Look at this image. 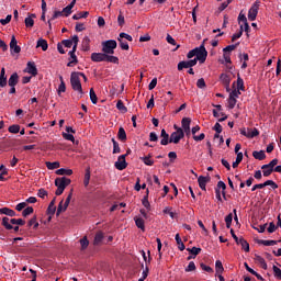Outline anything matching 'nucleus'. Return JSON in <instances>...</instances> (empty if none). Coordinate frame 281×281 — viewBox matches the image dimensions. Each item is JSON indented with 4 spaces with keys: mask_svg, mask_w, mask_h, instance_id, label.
<instances>
[{
    "mask_svg": "<svg viewBox=\"0 0 281 281\" xmlns=\"http://www.w3.org/2000/svg\"><path fill=\"white\" fill-rule=\"evenodd\" d=\"M47 214H48L49 216H54V214H56V198H54V199L50 201V203H49V205H48V207H47Z\"/></svg>",
    "mask_w": 281,
    "mask_h": 281,
    "instance_id": "4be33fe9",
    "label": "nucleus"
},
{
    "mask_svg": "<svg viewBox=\"0 0 281 281\" xmlns=\"http://www.w3.org/2000/svg\"><path fill=\"white\" fill-rule=\"evenodd\" d=\"M91 60L93 63H106V54L103 53H92Z\"/></svg>",
    "mask_w": 281,
    "mask_h": 281,
    "instance_id": "ddd939ff",
    "label": "nucleus"
},
{
    "mask_svg": "<svg viewBox=\"0 0 281 281\" xmlns=\"http://www.w3.org/2000/svg\"><path fill=\"white\" fill-rule=\"evenodd\" d=\"M29 227H34V229H36V227H38V222L36 221V217H32L29 221Z\"/></svg>",
    "mask_w": 281,
    "mask_h": 281,
    "instance_id": "0e129e2a",
    "label": "nucleus"
},
{
    "mask_svg": "<svg viewBox=\"0 0 281 281\" xmlns=\"http://www.w3.org/2000/svg\"><path fill=\"white\" fill-rule=\"evenodd\" d=\"M117 139H120V142H126V131L124 130V127L119 128Z\"/></svg>",
    "mask_w": 281,
    "mask_h": 281,
    "instance_id": "c9c22d12",
    "label": "nucleus"
},
{
    "mask_svg": "<svg viewBox=\"0 0 281 281\" xmlns=\"http://www.w3.org/2000/svg\"><path fill=\"white\" fill-rule=\"evenodd\" d=\"M117 41H119V43H120L121 49H124L125 52H128V49H130L128 43L125 42V41L122 40V38H117Z\"/></svg>",
    "mask_w": 281,
    "mask_h": 281,
    "instance_id": "09e8293b",
    "label": "nucleus"
},
{
    "mask_svg": "<svg viewBox=\"0 0 281 281\" xmlns=\"http://www.w3.org/2000/svg\"><path fill=\"white\" fill-rule=\"evenodd\" d=\"M240 91H245V81L243 80V78H240V76H238V78H237V90L234 89L229 93L228 109H234V106H236V99L238 98V95H240Z\"/></svg>",
    "mask_w": 281,
    "mask_h": 281,
    "instance_id": "f03ea898",
    "label": "nucleus"
},
{
    "mask_svg": "<svg viewBox=\"0 0 281 281\" xmlns=\"http://www.w3.org/2000/svg\"><path fill=\"white\" fill-rule=\"evenodd\" d=\"M258 10H260V1H255L248 11V21H256L258 16Z\"/></svg>",
    "mask_w": 281,
    "mask_h": 281,
    "instance_id": "1a4fd4ad",
    "label": "nucleus"
},
{
    "mask_svg": "<svg viewBox=\"0 0 281 281\" xmlns=\"http://www.w3.org/2000/svg\"><path fill=\"white\" fill-rule=\"evenodd\" d=\"M260 244L263 245L265 247H273V245H278V241L262 239Z\"/></svg>",
    "mask_w": 281,
    "mask_h": 281,
    "instance_id": "603ef678",
    "label": "nucleus"
},
{
    "mask_svg": "<svg viewBox=\"0 0 281 281\" xmlns=\"http://www.w3.org/2000/svg\"><path fill=\"white\" fill-rule=\"evenodd\" d=\"M11 225H25V220L23 218H11L10 220Z\"/></svg>",
    "mask_w": 281,
    "mask_h": 281,
    "instance_id": "5fc2aeb1",
    "label": "nucleus"
},
{
    "mask_svg": "<svg viewBox=\"0 0 281 281\" xmlns=\"http://www.w3.org/2000/svg\"><path fill=\"white\" fill-rule=\"evenodd\" d=\"M8 85L9 87H16L19 85V74L13 72L8 80Z\"/></svg>",
    "mask_w": 281,
    "mask_h": 281,
    "instance_id": "a211bd4d",
    "label": "nucleus"
},
{
    "mask_svg": "<svg viewBox=\"0 0 281 281\" xmlns=\"http://www.w3.org/2000/svg\"><path fill=\"white\" fill-rule=\"evenodd\" d=\"M102 240H104V233H102V231H99L94 236L93 245H101Z\"/></svg>",
    "mask_w": 281,
    "mask_h": 281,
    "instance_id": "5701e85b",
    "label": "nucleus"
},
{
    "mask_svg": "<svg viewBox=\"0 0 281 281\" xmlns=\"http://www.w3.org/2000/svg\"><path fill=\"white\" fill-rule=\"evenodd\" d=\"M187 251H189V254H192V256H199L201 248H196V247L187 248Z\"/></svg>",
    "mask_w": 281,
    "mask_h": 281,
    "instance_id": "052dcab7",
    "label": "nucleus"
},
{
    "mask_svg": "<svg viewBox=\"0 0 281 281\" xmlns=\"http://www.w3.org/2000/svg\"><path fill=\"white\" fill-rule=\"evenodd\" d=\"M34 19H36V14L29 13V16L25 18L24 23H25V27H34Z\"/></svg>",
    "mask_w": 281,
    "mask_h": 281,
    "instance_id": "aec40b11",
    "label": "nucleus"
},
{
    "mask_svg": "<svg viewBox=\"0 0 281 281\" xmlns=\"http://www.w3.org/2000/svg\"><path fill=\"white\" fill-rule=\"evenodd\" d=\"M79 243H80V246H81V251H85V249H87V247H89V239H87V236L81 238L79 240Z\"/></svg>",
    "mask_w": 281,
    "mask_h": 281,
    "instance_id": "a19ab883",
    "label": "nucleus"
},
{
    "mask_svg": "<svg viewBox=\"0 0 281 281\" xmlns=\"http://www.w3.org/2000/svg\"><path fill=\"white\" fill-rule=\"evenodd\" d=\"M184 137L186 133L183 132V128H178V131L171 133L169 144H179Z\"/></svg>",
    "mask_w": 281,
    "mask_h": 281,
    "instance_id": "0eeeda50",
    "label": "nucleus"
},
{
    "mask_svg": "<svg viewBox=\"0 0 281 281\" xmlns=\"http://www.w3.org/2000/svg\"><path fill=\"white\" fill-rule=\"evenodd\" d=\"M70 85L74 91H78L79 98L85 95V91H82V83L80 82V72H71L70 75Z\"/></svg>",
    "mask_w": 281,
    "mask_h": 281,
    "instance_id": "20e7f679",
    "label": "nucleus"
},
{
    "mask_svg": "<svg viewBox=\"0 0 281 281\" xmlns=\"http://www.w3.org/2000/svg\"><path fill=\"white\" fill-rule=\"evenodd\" d=\"M226 189H227V186L225 184V182L220 181L217 183V187L215 189V196H216L217 201H223V199H227L225 196V190ZM221 194H222L223 198L221 196Z\"/></svg>",
    "mask_w": 281,
    "mask_h": 281,
    "instance_id": "9d476101",
    "label": "nucleus"
},
{
    "mask_svg": "<svg viewBox=\"0 0 281 281\" xmlns=\"http://www.w3.org/2000/svg\"><path fill=\"white\" fill-rule=\"evenodd\" d=\"M117 38H126V41H130V43H133V36L128 35L127 33H120Z\"/></svg>",
    "mask_w": 281,
    "mask_h": 281,
    "instance_id": "e2e57ef3",
    "label": "nucleus"
},
{
    "mask_svg": "<svg viewBox=\"0 0 281 281\" xmlns=\"http://www.w3.org/2000/svg\"><path fill=\"white\" fill-rule=\"evenodd\" d=\"M112 144H113V155H117L122 153V149L120 148V143H117L115 138H112Z\"/></svg>",
    "mask_w": 281,
    "mask_h": 281,
    "instance_id": "e433bc0d",
    "label": "nucleus"
},
{
    "mask_svg": "<svg viewBox=\"0 0 281 281\" xmlns=\"http://www.w3.org/2000/svg\"><path fill=\"white\" fill-rule=\"evenodd\" d=\"M105 63H112L113 65H120V58L113 56V54L105 55Z\"/></svg>",
    "mask_w": 281,
    "mask_h": 281,
    "instance_id": "b1692460",
    "label": "nucleus"
},
{
    "mask_svg": "<svg viewBox=\"0 0 281 281\" xmlns=\"http://www.w3.org/2000/svg\"><path fill=\"white\" fill-rule=\"evenodd\" d=\"M89 16V11L79 12L72 15L74 21H80V19H87Z\"/></svg>",
    "mask_w": 281,
    "mask_h": 281,
    "instance_id": "473e14b6",
    "label": "nucleus"
},
{
    "mask_svg": "<svg viewBox=\"0 0 281 281\" xmlns=\"http://www.w3.org/2000/svg\"><path fill=\"white\" fill-rule=\"evenodd\" d=\"M61 135H63L64 139H67V142H72V144L76 143V138L72 136V134H68V133L64 132Z\"/></svg>",
    "mask_w": 281,
    "mask_h": 281,
    "instance_id": "4d7b16f0",
    "label": "nucleus"
},
{
    "mask_svg": "<svg viewBox=\"0 0 281 281\" xmlns=\"http://www.w3.org/2000/svg\"><path fill=\"white\" fill-rule=\"evenodd\" d=\"M267 186H270L271 190H277V188H278V184L276 182H273V180H268L263 183L256 184L252 188V191L254 190H262V188H267Z\"/></svg>",
    "mask_w": 281,
    "mask_h": 281,
    "instance_id": "9b49d317",
    "label": "nucleus"
},
{
    "mask_svg": "<svg viewBox=\"0 0 281 281\" xmlns=\"http://www.w3.org/2000/svg\"><path fill=\"white\" fill-rule=\"evenodd\" d=\"M195 56V58H194ZM187 58H194L200 65H203V63H205V60H207V49H205V45L202 44L200 47H195L193 49H191L188 54H187Z\"/></svg>",
    "mask_w": 281,
    "mask_h": 281,
    "instance_id": "f257e3e1",
    "label": "nucleus"
},
{
    "mask_svg": "<svg viewBox=\"0 0 281 281\" xmlns=\"http://www.w3.org/2000/svg\"><path fill=\"white\" fill-rule=\"evenodd\" d=\"M30 214H34V207H32V206H27L22 212V216H24V217L30 216Z\"/></svg>",
    "mask_w": 281,
    "mask_h": 281,
    "instance_id": "6e6d98bb",
    "label": "nucleus"
},
{
    "mask_svg": "<svg viewBox=\"0 0 281 281\" xmlns=\"http://www.w3.org/2000/svg\"><path fill=\"white\" fill-rule=\"evenodd\" d=\"M46 167L48 168V170H56V168H60V162L59 161L46 162Z\"/></svg>",
    "mask_w": 281,
    "mask_h": 281,
    "instance_id": "37998d69",
    "label": "nucleus"
},
{
    "mask_svg": "<svg viewBox=\"0 0 281 281\" xmlns=\"http://www.w3.org/2000/svg\"><path fill=\"white\" fill-rule=\"evenodd\" d=\"M205 87H206V85H205V79H203V78L198 79V81H196V88H198V89H205Z\"/></svg>",
    "mask_w": 281,
    "mask_h": 281,
    "instance_id": "680f3d73",
    "label": "nucleus"
},
{
    "mask_svg": "<svg viewBox=\"0 0 281 281\" xmlns=\"http://www.w3.org/2000/svg\"><path fill=\"white\" fill-rule=\"evenodd\" d=\"M273 273L274 278H278V280H281V270L278 268V266H273Z\"/></svg>",
    "mask_w": 281,
    "mask_h": 281,
    "instance_id": "338daca9",
    "label": "nucleus"
},
{
    "mask_svg": "<svg viewBox=\"0 0 281 281\" xmlns=\"http://www.w3.org/2000/svg\"><path fill=\"white\" fill-rule=\"evenodd\" d=\"M2 225L3 227H5V229H12V223H10V220L8 217H3L2 218Z\"/></svg>",
    "mask_w": 281,
    "mask_h": 281,
    "instance_id": "8fccbe9b",
    "label": "nucleus"
},
{
    "mask_svg": "<svg viewBox=\"0 0 281 281\" xmlns=\"http://www.w3.org/2000/svg\"><path fill=\"white\" fill-rule=\"evenodd\" d=\"M263 177H270V175L273 172V169L269 165H263L261 167Z\"/></svg>",
    "mask_w": 281,
    "mask_h": 281,
    "instance_id": "f704fd0d",
    "label": "nucleus"
},
{
    "mask_svg": "<svg viewBox=\"0 0 281 281\" xmlns=\"http://www.w3.org/2000/svg\"><path fill=\"white\" fill-rule=\"evenodd\" d=\"M16 43V37L13 35L10 42V49L11 52H14V54H21V46H19Z\"/></svg>",
    "mask_w": 281,
    "mask_h": 281,
    "instance_id": "dca6fc26",
    "label": "nucleus"
},
{
    "mask_svg": "<svg viewBox=\"0 0 281 281\" xmlns=\"http://www.w3.org/2000/svg\"><path fill=\"white\" fill-rule=\"evenodd\" d=\"M190 124H192L191 117H183L181 121L182 131L186 133L187 136L190 135Z\"/></svg>",
    "mask_w": 281,
    "mask_h": 281,
    "instance_id": "4468645a",
    "label": "nucleus"
},
{
    "mask_svg": "<svg viewBox=\"0 0 281 281\" xmlns=\"http://www.w3.org/2000/svg\"><path fill=\"white\" fill-rule=\"evenodd\" d=\"M160 137H162V139L160 140L161 146H168L170 142V135L166 133L165 130H161Z\"/></svg>",
    "mask_w": 281,
    "mask_h": 281,
    "instance_id": "6ab92c4d",
    "label": "nucleus"
},
{
    "mask_svg": "<svg viewBox=\"0 0 281 281\" xmlns=\"http://www.w3.org/2000/svg\"><path fill=\"white\" fill-rule=\"evenodd\" d=\"M21 131V126L20 125H11L9 126V133H13L14 135H16V133H19Z\"/></svg>",
    "mask_w": 281,
    "mask_h": 281,
    "instance_id": "864d4df0",
    "label": "nucleus"
},
{
    "mask_svg": "<svg viewBox=\"0 0 281 281\" xmlns=\"http://www.w3.org/2000/svg\"><path fill=\"white\" fill-rule=\"evenodd\" d=\"M71 183V179L67 177H60L55 179V186L57 188L55 194L56 196H60L63 192H65V188Z\"/></svg>",
    "mask_w": 281,
    "mask_h": 281,
    "instance_id": "39448f33",
    "label": "nucleus"
},
{
    "mask_svg": "<svg viewBox=\"0 0 281 281\" xmlns=\"http://www.w3.org/2000/svg\"><path fill=\"white\" fill-rule=\"evenodd\" d=\"M60 85L58 87L57 93L60 95V93H65L67 91V86L65 85V79L63 76H59Z\"/></svg>",
    "mask_w": 281,
    "mask_h": 281,
    "instance_id": "bb28decb",
    "label": "nucleus"
},
{
    "mask_svg": "<svg viewBox=\"0 0 281 281\" xmlns=\"http://www.w3.org/2000/svg\"><path fill=\"white\" fill-rule=\"evenodd\" d=\"M60 16H65L63 11H54L53 16L48 20L49 30H52V21H55V19H58Z\"/></svg>",
    "mask_w": 281,
    "mask_h": 281,
    "instance_id": "72a5a7b5",
    "label": "nucleus"
},
{
    "mask_svg": "<svg viewBox=\"0 0 281 281\" xmlns=\"http://www.w3.org/2000/svg\"><path fill=\"white\" fill-rule=\"evenodd\" d=\"M143 162L145 164V166H153V164H155V161L150 159V156L143 157Z\"/></svg>",
    "mask_w": 281,
    "mask_h": 281,
    "instance_id": "69168bd1",
    "label": "nucleus"
},
{
    "mask_svg": "<svg viewBox=\"0 0 281 281\" xmlns=\"http://www.w3.org/2000/svg\"><path fill=\"white\" fill-rule=\"evenodd\" d=\"M116 109L119 111H122V113H126L128 111V109L124 105V102L122 100L117 101Z\"/></svg>",
    "mask_w": 281,
    "mask_h": 281,
    "instance_id": "79ce46f5",
    "label": "nucleus"
},
{
    "mask_svg": "<svg viewBox=\"0 0 281 281\" xmlns=\"http://www.w3.org/2000/svg\"><path fill=\"white\" fill-rule=\"evenodd\" d=\"M36 47H42V50H43V52H47V49H48V47H49V44H47L46 40L40 38V40L37 41Z\"/></svg>",
    "mask_w": 281,
    "mask_h": 281,
    "instance_id": "2f4dec72",
    "label": "nucleus"
},
{
    "mask_svg": "<svg viewBox=\"0 0 281 281\" xmlns=\"http://www.w3.org/2000/svg\"><path fill=\"white\" fill-rule=\"evenodd\" d=\"M237 243V245H240L241 246V249L244 251H247V240H245V238L243 237H239L237 238V240H235Z\"/></svg>",
    "mask_w": 281,
    "mask_h": 281,
    "instance_id": "58836bf2",
    "label": "nucleus"
},
{
    "mask_svg": "<svg viewBox=\"0 0 281 281\" xmlns=\"http://www.w3.org/2000/svg\"><path fill=\"white\" fill-rule=\"evenodd\" d=\"M215 271L216 273H223V271H225V268H223V262L221 260H216Z\"/></svg>",
    "mask_w": 281,
    "mask_h": 281,
    "instance_id": "ea45409f",
    "label": "nucleus"
},
{
    "mask_svg": "<svg viewBox=\"0 0 281 281\" xmlns=\"http://www.w3.org/2000/svg\"><path fill=\"white\" fill-rule=\"evenodd\" d=\"M176 241L180 251H183L186 249V245L181 240V236L179 234H176Z\"/></svg>",
    "mask_w": 281,
    "mask_h": 281,
    "instance_id": "4c0bfd02",
    "label": "nucleus"
},
{
    "mask_svg": "<svg viewBox=\"0 0 281 281\" xmlns=\"http://www.w3.org/2000/svg\"><path fill=\"white\" fill-rule=\"evenodd\" d=\"M238 25H239V31L237 33H235L232 37V42L234 43V41H238V38H240V36H243V32H247V15L245 13V10H241L238 18Z\"/></svg>",
    "mask_w": 281,
    "mask_h": 281,
    "instance_id": "7ed1b4c3",
    "label": "nucleus"
},
{
    "mask_svg": "<svg viewBox=\"0 0 281 281\" xmlns=\"http://www.w3.org/2000/svg\"><path fill=\"white\" fill-rule=\"evenodd\" d=\"M55 173L58 175L59 177H71V175H74V170L61 168L57 169Z\"/></svg>",
    "mask_w": 281,
    "mask_h": 281,
    "instance_id": "f3484780",
    "label": "nucleus"
},
{
    "mask_svg": "<svg viewBox=\"0 0 281 281\" xmlns=\"http://www.w3.org/2000/svg\"><path fill=\"white\" fill-rule=\"evenodd\" d=\"M252 157L258 159V161H262V160L267 159V154H265V150L254 151Z\"/></svg>",
    "mask_w": 281,
    "mask_h": 281,
    "instance_id": "a878e982",
    "label": "nucleus"
},
{
    "mask_svg": "<svg viewBox=\"0 0 281 281\" xmlns=\"http://www.w3.org/2000/svg\"><path fill=\"white\" fill-rule=\"evenodd\" d=\"M148 190L146 191V195L143 198V205L146 207V210H150V202L148 201Z\"/></svg>",
    "mask_w": 281,
    "mask_h": 281,
    "instance_id": "de8ad7c7",
    "label": "nucleus"
},
{
    "mask_svg": "<svg viewBox=\"0 0 281 281\" xmlns=\"http://www.w3.org/2000/svg\"><path fill=\"white\" fill-rule=\"evenodd\" d=\"M220 80L223 82V85H225L226 90L229 91V82H231L229 76H227L226 74H222L220 77Z\"/></svg>",
    "mask_w": 281,
    "mask_h": 281,
    "instance_id": "c85d7f7f",
    "label": "nucleus"
},
{
    "mask_svg": "<svg viewBox=\"0 0 281 281\" xmlns=\"http://www.w3.org/2000/svg\"><path fill=\"white\" fill-rule=\"evenodd\" d=\"M90 43H91V40L89 38V36H85L81 44L83 52H89V49H91Z\"/></svg>",
    "mask_w": 281,
    "mask_h": 281,
    "instance_id": "393cba45",
    "label": "nucleus"
},
{
    "mask_svg": "<svg viewBox=\"0 0 281 281\" xmlns=\"http://www.w3.org/2000/svg\"><path fill=\"white\" fill-rule=\"evenodd\" d=\"M90 100L92 104H98V94H95V90H93V88L90 89Z\"/></svg>",
    "mask_w": 281,
    "mask_h": 281,
    "instance_id": "a18cd8bd",
    "label": "nucleus"
},
{
    "mask_svg": "<svg viewBox=\"0 0 281 281\" xmlns=\"http://www.w3.org/2000/svg\"><path fill=\"white\" fill-rule=\"evenodd\" d=\"M240 161H243V153H237L236 161L233 162V168H238Z\"/></svg>",
    "mask_w": 281,
    "mask_h": 281,
    "instance_id": "3c124183",
    "label": "nucleus"
},
{
    "mask_svg": "<svg viewBox=\"0 0 281 281\" xmlns=\"http://www.w3.org/2000/svg\"><path fill=\"white\" fill-rule=\"evenodd\" d=\"M63 212H67V209L65 207L64 201L61 200V201L59 202V204H58L56 215H57V216H60V214H63Z\"/></svg>",
    "mask_w": 281,
    "mask_h": 281,
    "instance_id": "c03bdc74",
    "label": "nucleus"
},
{
    "mask_svg": "<svg viewBox=\"0 0 281 281\" xmlns=\"http://www.w3.org/2000/svg\"><path fill=\"white\" fill-rule=\"evenodd\" d=\"M10 21H12V15L11 14L7 15L5 19H1L0 23H1V25H8V23H10Z\"/></svg>",
    "mask_w": 281,
    "mask_h": 281,
    "instance_id": "774afa93",
    "label": "nucleus"
},
{
    "mask_svg": "<svg viewBox=\"0 0 281 281\" xmlns=\"http://www.w3.org/2000/svg\"><path fill=\"white\" fill-rule=\"evenodd\" d=\"M103 54H115L117 49V42L115 40H108L101 43Z\"/></svg>",
    "mask_w": 281,
    "mask_h": 281,
    "instance_id": "423d86ee",
    "label": "nucleus"
},
{
    "mask_svg": "<svg viewBox=\"0 0 281 281\" xmlns=\"http://www.w3.org/2000/svg\"><path fill=\"white\" fill-rule=\"evenodd\" d=\"M116 170H124L128 164H126V155H121L115 162Z\"/></svg>",
    "mask_w": 281,
    "mask_h": 281,
    "instance_id": "f8f14e48",
    "label": "nucleus"
},
{
    "mask_svg": "<svg viewBox=\"0 0 281 281\" xmlns=\"http://www.w3.org/2000/svg\"><path fill=\"white\" fill-rule=\"evenodd\" d=\"M74 5H76V0H72L67 7L63 9L64 16H69L71 14V10H74Z\"/></svg>",
    "mask_w": 281,
    "mask_h": 281,
    "instance_id": "412c9836",
    "label": "nucleus"
},
{
    "mask_svg": "<svg viewBox=\"0 0 281 281\" xmlns=\"http://www.w3.org/2000/svg\"><path fill=\"white\" fill-rule=\"evenodd\" d=\"M232 221H234V215H232V213H231L225 217V223H226L227 229H229V227H232Z\"/></svg>",
    "mask_w": 281,
    "mask_h": 281,
    "instance_id": "13d9d810",
    "label": "nucleus"
},
{
    "mask_svg": "<svg viewBox=\"0 0 281 281\" xmlns=\"http://www.w3.org/2000/svg\"><path fill=\"white\" fill-rule=\"evenodd\" d=\"M117 23H119L120 27H124L125 20H124V14L122 13V11H120V13H119Z\"/></svg>",
    "mask_w": 281,
    "mask_h": 281,
    "instance_id": "bf43d9fd",
    "label": "nucleus"
},
{
    "mask_svg": "<svg viewBox=\"0 0 281 281\" xmlns=\"http://www.w3.org/2000/svg\"><path fill=\"white\" fill-rule=\"evenodd\" d=\"M26 71L31 74V76H38V69L36 68V64L34 61H29L26 64Z\"/></svg>",
    "mask_w": 281,
    "mask_h": 281,
    "instance_id": "2eb2a0df",
    "label": "nucleus"
},
{
    "mask_svg": "<svg viewBox=\"0 0 281 281\" xmlns=\"http://www.w3.org/2000/svg\"><path fill=\"white\" fill-rule=\"evenodd\" d=\"M134 221H135L136 227H138V229H142V232L146 231V226L144 224V218H142V217H134Z\"/></svg>",
    "mask_w": 281,
    "mask_h": 281,
    "instance_id": "c756f323",
    "label": "nucleus"
},
{
    "mask_svg": "<svg viewBox=\"0 0 281 281\" xmlns=\"http://www.w3.org/2000/svg\"><path fill=\"white\" fill-rule=\"evenodd\" d=\"M258 135H260V132H258L257 128L248 130V132H247V137L248 138L258 137Z\"/></svg>",
    "mask_w": 281,
    "mask_h": 281,
    "instance_id": "49530a36",
    "label": "nucleus"
},
{
    "mask_svg": "<svg viewBox=\"0 0 281 281\" xmlns=\"http://www.w3.org/2000/svg\"><path fill=\"white\" fill-rule=\"evenodd\" d=\"M207 181H210V177H199L198 183L201 190H205V186L207 184Z\"/></svg>",
    "mask_w": 281,
    "mask_h": 281,
    "instance_id": "cd10ccee",
    "label": "nucleus"
},
{
    "mask_svg": "<svg viewBox=\"0 0 281 281\" xmlns=\"http://www.w3.org/2000/svg\"><path fill=\"white\" fill-rule=\"evenodd\" d=\"M0 214H5V216H16V212H14V210L9 207L0 209Z\"/></svg>",
    "mask_w": 281,
    "mask_h": 281,
    "instance_id": "7c9ffc66",
    "label": "nucleus"
},
{
    "mask_svg": "<svg viewBox=\"0 0 281 281\" xmlns=\"http://www.w3.org/2000/svg\"><path fill=\"white\" fill-rule=\"evenodd\" d=\"M196 63H199L195 58H190L189 60H182L178 63V71H183V69H190L192 67H196Z\"/></svg>",
    "mask_w": 281,
    "mask_h": 281,
    "instance_id": "6e6552de",
    "label": "nucleus"
}]
</instances>
